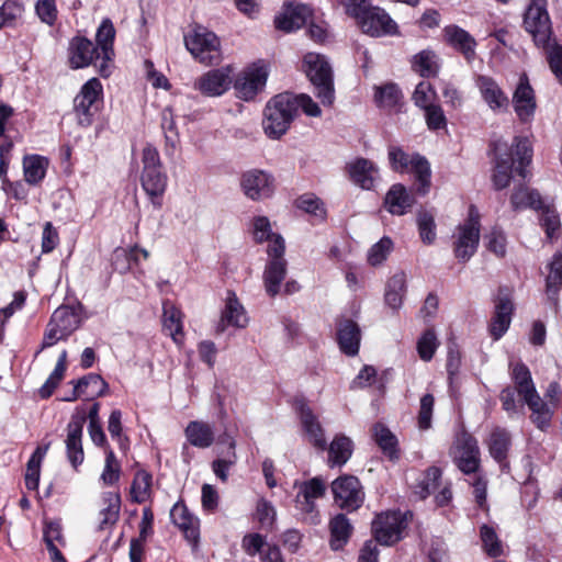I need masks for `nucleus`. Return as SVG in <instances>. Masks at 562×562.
<instances>
[{
	"label": "nucleus",
	"mask_w": 562,
	"mask_h": 562,
	"mask_svg": "<svg viewBox=\"0 0 562 562\" xmlns=\"http://www.w3.org/2000/svg\"><path fill=\"white\" fill-rule=\"evenodd\" d=\"M547 268L546 293L548 300L557 305L558 294L562 289V252L554 254Z\"/></svg>",
	"instance_id": "36"
},
{
	"label": "nucleus",
	"mask_w": 562,
	"mask_h": 562,
	"mask_svg": "<svg viewBox=\"0 0 562 562\" xmlns=\"http://www.w3.org/2000/svg\"><path fill=\"white\" fill-rule=\"evenodd\" d=\"M86 423L83 412H78L71 416L67 425V437L65 440L67 457L74 468L82 463L85 454L82 449V428Z\"/></svg>",
	"instance_id": "18"
},
{
	"label": "nucleus",
	"mask_w": 562,
	"mask_h": 562,
	"mask_svg": "<svg viewBox=\"0 0 562 562\" xmlns=\"http://www.w3.org/2000/svg\"><path fill=\"white\" fill-rule=\"evenodd\" d=\"M495 153V167L492 175L493 186L496 190L505 189L512 180L513 166L517 164V173L526 178L525 167L531 162L532 149L527 138L515 137L509 147L505 140L498 139L493 144Z\"/></svg>",
	"instance_id": "1"
},
{
	"label": "nucleus",
	"mask_w": 562,
	"mask_h": 562,
	"mask_svg": "<svg viewBox=\"0 0 562 562\" xmlns=\"http://www.w3.org/2000/svg\"><path fill=\"white\" fill-rule=\"evenodd\" d=\"M547 50V58L551 71L562 86V45L558 44L555 38L550 42V47H543Z\"/></svg>",
	"instance_id": "57"
},
{
	"label": "nucleus",
	"mask_w": 562,
	"mask_h": 562,
	"mask_svg": "<svg viewBox=\"0 0 562 562\" xmlns=\"http://www.w3.org/2000/svg\"><path fill=\"white\" fill-rule=\"evenodd\" d=\"M512 379L515 389L522 397L536 390L529 369L521 362H517L512 367Z\"/></svg>",
	"instance_id": "47"
},
{
	"label": "nucleus",
	"mask_w": 562,
	"mask_h": 562,
	"mask_svg": "<svg viewBox=\"0 0 562 562\" xmlns=\"http://www.w3.org/2000/svg\"><path fill=\"white\" fill-rule=\"evenodd\" d=\"M187 49L202 64L213 65L221 60L218 37L203 26H195L192 33L184 37Z\"/></svg>",
	"instance_id": "8"
},
{
	"label": "nucleus",
	"mask_w": 562,
	"mask_h": 562,
	"mask_svg": "<svg viewBox=\"0 0 562 562\" xmlns=\"http://www.w3.org/2000/svg\"><path fill=\"white\" fill-rule=\"evenodd\" d=\"M435 98V91L431 88V85L426 81H422L416 86V89L413 93L414 103L422 108L423 110L434 105L432 100Z\"/></svg>",
	"instance_id": "63"
},
{
	"label": "nucleus",
	"mask_w": 562,
	"mask_h": 562,
	"mask_svg": "<svg viewBox=\"0 0 562 562\" xmlns=\"http://www.w3.org/2000/svg\"><path fill=\"white\" fill-rule=\"evenodd\" d=\"M151 475L146 471H138L131 487L132 498L137 503L145 502L149 497Z\"/></svg>",
	"instance_id": "51"
},
{
	"label": "nucleus",
	"mask_w": 562,
	"mask_h": 562,
	"mask_svg": "<svg viewBox=\"0 0 562 562\" xmlns=\"http://www.w3.org/2000/svg\"><path fill=\"white\" fill-rule=\"evenodd\" d=\"M83 395L89 398L103 396L108 391V383L95 373H90L76 381Z\"/></svg>",
	"instance_id": "48"
},
{
	"label": "nucleus",
	"mask_w": 562,
	"mask_h": 562,
	"mask_svg": "<svg viewBox=\"0 0 562 562\" xmlns=\"http://www.w3.org/2000/svg\"><path fill=\"white\" fill-rule=\"evenodd\" d=\"M510 204L514 211H519L526 207L538 210L541 207L542 201L538 192L521 186L513 192L510 196Z\"/></svg>",
	"instance_id": "44"
},
{
	"label": "nucleus",
	"mask_w": 562,
	"mask_h": 562,
	"mask_svg": "<svg viewBox=\"0 0 562 562\" xmlns=\"http://www.w3.org/2000/svg\"><path fill=\"white\" fill-rule=\"evenodd\" d=\"M23 7L15 1H5L0 8V29L22 15Z\"/></svg>",
	"instance_id": "64"
},
{
	"label": "nucleus",
	"mask_w": 562,
	"mask_h": 562,
	"mask_svg": "<svg viewBox=\"0 0 562 562\" xmlns=\"http://www.w3.org/2000/svg\"><path fill=\"white\" fill-rule=\"evenodd\" d=\"M514 305L507 292L499 291L495 313L490 324V333L495 340H498L509 328Z\"/></svg>",
	"instance_id": "22"
},
{
	"label": "nucleus",
	"mask_w": 562,
	"mask_h": 562,
	"mask_svg": "<svg viewBox=\"0 0 562 562\" xmlns=\"http://www.w3.org/2000/svg\"><path fill=\"white\" fill-rule=\"evenodd\" d=\"M412 518L409 512L387 510L375 516L372 521L374 540L382 546H393L403 538Z\"/></svg>",
	"instance_id": "5"
},
{
	"label": "nucleus",
	"mask_w": 562,
	"mask_h": 562,
	"mask_svg": "<svg viewBox=\"0 0 562 562\" xmlns=\"http://www.w3.org/2000/svg\"><path fill=\"white\" fill-rule=\"evenodd\" d=\"M269 76V64L257 60L244 68L234 81L236 97L244 101H251L266 87Z\"/></svg>",
	"instance_id": "9"
},
{
	"label": "nucleus",
	"mask_w": 562,
	"mask_h": 562,
	"mask_svg": "<svg viewBox=\"0 0 562 562\" xmlns=\"http://www.w3.org/2000/svg\"><path fill=\"white\" fill-rule=\"evenodd\" d=\"M413 68L423 77H431L438 72L439 65L434 52L425 49L414 56Z\"/></svg>",
	"instance_id": "49"
},
{
	"label": "nucleus",
	"mask_w": 562,
	"mask_h": 562,
	"mask_svg": "<svg viewBox=\"0 0 562 562\" xmlns=\"http://www.w3.org/2000/svg\"><path fill=\"white\" fill-rule=\"evenodd\" d=\"M393 249V241L389 237H382L368 251V262L375 267L384 262Z\"/></svg>",
	"instance_id": "54"
},
{
	"label": "nucleus",
	"mask_w": 562,
	"mask_h": 562,
	"mask_svg": "<svg viewBox=\"0 0 562 562\" xmlns=\"http://www.w3.org/2000/svg\"><path fill=\"white\" fill-rule=\"evenodd\" d=\"M161 127L165 134L167 151L169 149L173 150L179 143V134L176 128V123L173 121L172 113L170 111H164Z\"/></svg>",
	"instance_id": "60"
},
{
	"label": "nucleus",
	"mask_w": 562,
	"mask_h": 562,
	"mask_svg": "<svg viewBox=\"0 0 562 562\" xmlns=\"http://www.w3.org/2000/svg\"><path fill=\"white\" fill-rule=\"evenodd\" d=\"M352 454V441L345 435H337L328 447V465L345 464Z\"/></svg>",
	"instance_id": "40"
},
{
	"label": "nucleus",
	"mask_w": 562,
	"mask_h": 562,
	"mask_svg": "<svg viewBox=\"0 0 562 562\" xmlns=\"http://www.w3.org/2000/svg\"><path fill=\"white\" fill-rule=\"evenodd\" d=\"M240 186L244 194L259 201L269 198L273 192V179L262 170L252 169L241 176Z\"/></svg>",
	"instance_id": "17"
},
{
	"label": "nucleus",
	"mask_w": 562,
	"mask_h": 562,
	"mask_svg": "<svg viewBox=\"0 0 562 562\" xmlns=\"http://www.w3.org/2000/svg\"><path fill=\"white\" fill-rule=\"evenodd\" d=\"M480 537L483 549L490 557L496 558L504 553V546L494 528L483 525L480 529Z\"/></svg>",
	"instance_id": "50"
},
{
	"label": "nucleus",
	"mask_w": 562,
	"mask_h": 562,
	"mask_svg": "<svg viewBox=\"0 0 562 562\" xmlns=\"http://www.w3.org/2000/svg\"><path fill=\"white\" fill-rule=\"evenodd\" d=\"M300 422L308 442L319 450L327 448L324 429L313 411L305 404L299 409Z\"/></svg>",
	"instance_id": "25"
},
{
	"label": "nucleus",
	"mask_w": 562,
	"mask_h": 562,
	"mask_svg": "<svg viewBox=\"0 0 562 562\" xmlns=\"http://www.w3.org/2000/svg\"><path fill=\"white\" fill-rule=\"evenodd\" d=\"M346 12L355 18L361 31L372 37L397 34V25L390 15L378 7L366 2H345Z\"/></svg>",
	"instance_id": "2"
},
{
	"label": "nucleus",
	"mask_w": 562,
	"mask_h": 562,
	"mask_svg": "<svg viewBox=\"0 0 562 562\" xmlns=\"http://www.w3.org/2000/svg\"><path fill=\"white\" fill-rule=\"evenodd\" d=\"M372 434L375 442L385 456L391 460L398 459L397 439L390 429L382 424H376L372 428Z\"/></svg>",
	"instance_id": "43"
},
{
	"label": "nucleus",
	"mask_w": 562,
	"mask_h": 562,
	"mask_svg": "<svg viewBox=\"0 0 562 562\" xmlns=\"http://www.w3.org/2000/svg\"><path fill=\"white\" fill-rule=\"evenodd\" d=\"M531 411V419L538 428L543 429L549 426L553 416L552 406L544 402L537 390L521 397Z\"/></svg>",
	"instance_id": "32"
},
{
	"label": "nucleus",
	"mask_w": 562,
	"mask_h": 562,
	"mask_svg": "<svg viewBox=\"0 0 562 562\" xmlns=\"http://www.w3.org/2000/svg\"><path fill=\"white\" fill-rule=\"evenodd\" d=\"M121 497L117 493H104L100 501L99 529L104 530L113 527L120 517Z\"/></svg>",
	"instance_id": "31"
},
{
	"label": "nucleus",
	"mask_w": 562,
	"mask_h": 562,
	"mask_svg": "<svg viewBox=\"0 0 562 562\" xmlns=\"http://www.w3.org/2000/svg\"><path fill=\"white\" fill-rule=\"evenodd\" d=\"M407 290V274L404 271L394 273L386 283L385 303L393 310L402 306L403 299Z\"/></svg>",
	"instance_id": "37"
},
{
	"label": "nucleus",
	"mask_w": 562,
	"mask_h": 562,
	"mask_svg": "<svg viewBox=\"0 0 562 562\" xmlns=\"http://www.w3.org/2000/svg\"><path fill=\"white\" fill-rule=\"evenodd\" d=\"M516 390L513 387H504L499 393L502 408L507 413L509 418H514L522 412V405L516 400Z\"/></svg>",
	"instance_id": "59"
},
{
	"label": "nucleus",
	"mask_w": 562,
	"mask_h": 562,
	"mask_svg": "<svg viewBox=\"0 0 562 562\" xmlns=\"http://www.w3.org/2000/svg\"><path fill=\"white\" fill-rule=\"evenodd\" d=\"M441 477L440 469L436 467L429 468L423 477V480L416 486L415 493L422 498H426L430 495L439 485V480Z\"/></svg>",
	"instance_id": "53"
},
{
	"label": "nucleus",
	"mask_w": 562,
	"mask_h": 562,
	"mask_svg": "<svg viewBox=\"0 0 562 562\" xmlns=\"http://www.w3.org/2000/svg\"><path fill=\"white\" fill-rule=\"evenodd\" d=\"M514 111L521 123L532 121L537 110V99L528 76L522 74L519 77L517 87L514 90L512 99Z\"/></svg>",
	"instance_id": "15"
},
{
	"label": "nucleus",
	"mask_w": 562,
	"mask_h": 562,
	"mask_svg": "<svg viewBox=\"0 0 562 562\" xmlns=\"http://www.w3.org/2000/svg\"><path fill=\"white\" fill-rule=\"evenodd\" d=\"M102 95V85L97 78L88 80L74 100L75 111L80 125L91 124L94 103Z\"/></svg>",
	"instance_id": "16"
},
{
	"label": "nucleus",
	"mask_w": 562,
	"mask_h": 562,
	"mask_svg": "<svg viewBox=\"0 0 562 562\" xmlns=\"http://www.w3.org/2000/svg\"><path fill=\"white\" fill-rule=\"evenodd\" d=\"M389 159L393 170L404 172L411 168L419 183L418 191L425 194L430 186V167L428 161L419 156L409 157L402 148L392 146L389 149Z\"/></svg>",
	"instance_id": "11"
},
{
	"label": "nucleus",
	"mask_w": 562,
	"mask_h": 562,
	"mask_svg": "<svg viewBox=\"0 0 562 562\" xmlns=\"http://www.w3.org/2000/svg\"><path fill=\"white\" fill-rule=\"evenodd\" d=\"M296 205L299 209L305 211L306 213L313 214L319 220H324L326 216V211L323 206V203L314 194H303L296 200Z\"/></svg>",
	"instance_id": "58"
},
{
	"label": "nucleus",
	"mask_w": 562,
	"mask_h": 562,
	"mask_svg": "<svg viewBox=\"0 0 562 562\" xmlns=\"http://www.w3.org/2000/svg\"><path fill=\"white\" fill-rule=\"evenodd\" d=\"M350 180L363 190H371L379 178L376 166L366 158H357L350 161L347 167Z\"/></svg>",
	"instance_id": "23"
},
{
	"label": "nucleus",
	"mask_w": 562,
	"mask_h": 562,
	"mask_svg": "<svg viewBox=\"0 0 562 562\" xmlns=\"http://www.w3.org/2000/svg\"><path fill=\"white\" fill-rule=\"evenodd\" d=\"M325 491V484L319 477H313L301 483L295 498L297 508L304 513H313L315 509V499L322 497Z\"/></svg>",
	"instance_id": "29"
},
{
	"label": "nucleus",
	"mask_w": 562,
	"mask_h": 562,
	"mask_svg": "<svg viewBox=\"0 0 562 562\" xmlns=\"http://www.w3.org/2000/svg\"><path fill=\"white\" fill-rule=\"evenodd\" d=\"M162 329L172 340L180 345L183 339L182 313L173 304L165 302L162 305Z\"/></svg>",
	"instance_id": "35"
},
{
	"label": "nucleus",
	"mask_w": 562,
	"mask_h": 562,
	"mask_svg": "<svg viewBox=\"0 0 562 562\" xmlns=\"http://www.w3.org/2000/svg\"><path fill=\"white\" fill-rule=\"evenodd\" d=\"M480 241V214L475 206L469 209L468 220L456 228L453 254L467 262L476 251Z\"/></svg>",
	"instance_id": "7"
},
{
	"label": "nucleus",
	"mask_w": 562,
	"mask_h": 562,
	"mask_svg": "<svg viewBox=\"0 0 562 562\" xmlns=\"http://www.w3.org/2000/svg\"><path fill=\"white\" fill-rule=\"evenodd\" d=\"M475 87L481 99L495 114L506 113L509 109V98L498 82L491 76L475 77Z\"/></svg>",
	"instance_id": "14"
},
{
	"label": "nucleus",
	"mask_w": 562,
	"mask_h": 562,
	"mask_svg": "<svg viewBox=\"0 0 562 562\" xmlns=\"http://www.w3.org/2000/svg\"><path fill=\"white\" fill-rule=\"evenodd\" d=\"M297 114V104L292 93H280L266 105L263 130L270 138L281 137Z\"/></svg>",
	"instance_id": "3"
},
{
	"label": "nucleus",
	"mask_w": 562,
	"mask_h": 562,
	"mask_svg": "<svg viewBox=\"0 0 562 562\" xmlns=\"http://www.w3.org/2000/svg\"><path fill=\"white\" fill-rule=\"evenodd\" d=\"M438 348V340L432 329L426 330L417 342V351L424 361H429Z\"/></svg>",
	"instance_id": "56"
},
{
	"label": "nucleus",
	"mask_w": 562,
	"mask_h": 562,
	"mask_svg": "<svg viewBox=\"0 0 562 562\" xmlns=\"http://www.w3.org/2000/svg\"><path fill=\"white\" fill-rule=\"evenodd\" d=\"M305 72L316 89V97L325 106L335 100L331 67L324 56L308 53L304 56Z\"/></svg>",
	"instance_id": "4"
},
{
	"label": "nucleus",
	"mask_w": 562,
	"mask_h": 562,
	"mask_svg": "<svg viewBox=\"0 0 562 562\" xmlns=\"http://www.w3.org/2000/svg\"><path fill=\"white\" fill-rule=\"evenodd\" d=\"M337 339L340 350L347 356H356L359 351L361 331L358 324L344 318L338 323Z\"/></svg>",
	"instance_id": "27"
},
{
	"label": "nucleus",
	"mask_w": 562,
	"mask_h": 562,
	"mask_svg": "<svg viewBox=\"0 0 562 562\" xmlns=\"http://www.w3.org/2000/svg\"><path fill=\"white\" fill-rule=\"evenodd\" d=\"M329 528L331 549H341L347 543L352 531L350 521L345 515L338 514L330 520Z\"/></svg>",
	"instance_id": "41"
},
{
	"label": "nucleus",
	"mask_w": 562,
	"mask_h": 562,
	"mask_svg": "<svg viewBox=\"0 0 562 562\" xmlns=\"http://www.w3.org/2000/svg\"><path fill=\"white\" fill-rule=\"evenodd\" d=\"M524 25L538 47H550V42L554 38L547 0H530L524 16Z\"/></svg>",
	"instance_id": "6"
},
{
	"label": "nucleus",
	"mask_w": 562,
	"mask_h": 562,
	"mask_svg": "<svg viewBox=\"0 0 562 562\" xmlns=\"http://www.w3.org/2000/svg\"><path fill=\"white\" fill-rule=\"evenodd\" d=\"M248 322L249 319L244 306L239 303L235 293L228 292L225 308L217 324L216 331L221 334L227 326L244 328L247 326Z\"/></svg>",
	"instance_id": "24"
},
{
	"label": "nucleus",
	"mask_w": 562,
	"mask_h": 562,
	"mask_svg": "<svg viewBox=\"0 0 562 562\" xmlns=\"http://www.w3.org/2000/svg\"><path fill=\"white\" fill-rule=\"evenodd\" d=\"M539 210L542 211L540 216L541 226L544 228L547 236L552 239L561 225L559 215L554 210L543 204Z\"/></svg>",
	"instance_id": "61"
},
{
	"label": "nucleus",
	"mask_w": 562,
	"mask_h": 562,
	"mask_svg": "<svg viewBox=\"0 0 562 562\" xmlns=\"http://www.w3.org/2000/svg\"><path fill=\"white\" fill-rule=\"evenodd\" d=\"M187 440L194 447L205 449L214 442L213 427L203 422L193 420L184 430Z\"/></svg>",
	"instance_id": "38"
},
{
	"label": "nucleus",
	"mask_w": 562,
	"mask_h": 562,
	"mask_svg": "<svg viewBox=\"0 0 562 562\" xmlns=\"http://www.w3.org/2000/svg\"><path fill=\"white\" fill-rule=\"evenodd\" d=\"M115 36V30L110 20H104L97 32V44L98 49L102 55V61L98 65L101 76H109L108 63L111 60L113 55V41Z\"/></svg>",
	"instance_id": "30"
},
{
	"label": "nucleus",
	"mask_w": 562,
	"mask_h": 562,
	"mask_svg": "<svg viewBox=\"0 0 562 562\" xmlns=\"http://www.w3.org/2000/svg\"><path fill=\"white\" fill-rule=\"evenodd\" d=\"M47 166V159L42 156L25 157L23 160L25 181L30 184L38 183L45 177Z\"/></svg>",
	"instance_id": "45"
},
{
	"label": "nucleus",
	"mask_w": 562,
	"mask_h": 562,
	"mask_svg": "<svg viewBox=\"0 0 562 562\" xmlns=\"http://www.w3.org/2000/svg\"><path fill=\"white\" fill-rule=\"evenodd\" d=\"M417 226L423 243L430 245L436 240V223L431 213L420 211L417 215Z\"/></svg>",
	"instance_id": "52"
},
{
	"label": "nucleus",
	"mask_w": 562,
	"mask_h": 562,
	"mask_svg": "<svg viewBox=\"0 0 562 562\" xmlns=\"http://www.w3.org/2000/svg\"><path fill=\"white\" fill-rule=\"evenodd\" d=\"M446 42L461 53L468 61L475 58L476 41L465 30L458 25H448L443 29Z\"/></svg>",
	"instance_id": "26"
},
{
	"label": "nucleus",
	"mask_w": 562,
	"mask_h": 562,
	"mask_svg": "<svg viewBox=\"0 0 562 562\" xmlns=\"http://www.w3.org/2000/svg\"><path fill=\"white\" fill-rule=\"evenodd\" d=\"M286 274L285 259L269 260L265 272L263 283L268 295L276 296Z\"/></svg>",
	"instance_id": "34"
},
{
	"label": "nucleus",
	"mask_w": 562,
	"mask_h": 562,
	"mask_svg": "<svg viewBox=\"0 0 562 562\" xmlns=\"http://www.w3.org/2000/svg\"><path fill=\"white\" fill-rule=\"evenodd\" d=\"M311 15L312 10L307 5L285 2L282 12L276 16L274 24L278 30L292 32L302 27Z\"/></svg>",
	"instance_id": "20"
},
{
	"label": "nucleus",
	"mask_w": 562,
	"mask_h": 562,
	"mask_svg": "<svg viewBox=\"0 0 562 562\" xmlns=\"http://www.w3.org/2000/svg\"><path fill=\"white\" fill-rule=\"evenodd\" d=\"M336 504L347 510H356L364 499L361 484L356 476L345 475L331 483Z\"/></svg>",
	"instance_id": "13"
},
{
	"label": "nucleus",
	"mask_w": 562,
	"mask_h": 562,
	"mask_svg": "<svg viewBox=\"0 0 562 562\" xmlns=\"http://www.w3.org/2000/svg\"><path fill=\"white\" fill-rule=\"evenodd\" d=\"M142 186L151 198L160 196L167 186V177L161 171V161L156 147L147 145L143 149Z\"/></svg>",
	"instance_id": "10"
},
{
	"label": "nucleus",
	"mask_w": 562,
	"mask_h": 562,
	"mask_svg": "<svg viewBox=\"0 0 562 562\" xmlns=\"http://www.w3.org/2000/svg\"><path fill=\"white\" fill-rule=\"evenodd\" d=\"M375 101L380 106L392 108L401 99V91L394 83H386L375 88Z\"/></svg>",
	"instance_id": "55"
},
{
	"label": "nucleus",
	"mask_w": 562,
	"mask_h": 562,
	"mask_svg": "<svg viewBox=\"0 0 562 562\" xmlns=\"http://www.w3.org/2000/svg\"><path fill=\"white\" fill-rule=\"evenodd\" d=\"M49 322L67 337L75 331L80 324L77 313L68 306L58 307L53 313Z\"/></svg>",
	"instance_id": "42"
},
{
	"label": "nucleus",
	"mask_w": 562,
	"mask_h": 562,
	"mask_svg": "<svg viewBox=\"0 0 562 562\" xmlns=\"http://www.w3.org/2000/svg\"><path fill=\"white\" fill-rule=\"evenodd\" d=\"M486 442L494 460L499 463L506 460L512 443L510 434L507 429L493 428Z\"/></svg>",
	"instance_id": "39"
},
{
	"label": "nucleus",
	"mask_w": 562,
	"mask_h": 562,
	"mask_svg": "<svg viewBox=\"0 0 562 562\" xmlns=\"http://www.w3.org/2000/svg\"><path fill=\"white\" fill-rule=\"evenodd\" d=\"M98 60L102 61V55L91 41L79 36L71 40L69 65L72 69L87 67Z\"/></svg>",
	"instance_id": "21"
},
{
	"label": "nucleus",
	"mask_w": 562,
	"mask_h": 562,
	"mask_svg": "<svg viewBox=\"0 0 562 562\" xmlns=\"http://www.w3.org/2000/svg\"><path fill=\"white\" fill-rule=\"evenodd\" d=\"M66 362H67V351L63 350L58 357V361L54 371L50 373L46 382L42 385L38 391V394L42 398H48L55 389L58 386L60 381L63 380L66 372Z\"/></svg>",
	"instance_id": "46"
},
{
	"label": "nucleus",
	"mask_w": 562,
	"mask_h": 562,
	"mask_svg": "<svg viewBox=\"0 0 562 562\" xmlns=\"http://www.w3.org/2000/svg\"><path fill=\"white\" fill-rule=\"evenodd\" d=\"M36 14L40 20L52 26L57 20L56 0H37L35 5Z\"/></svg>",
	"instance_id": "62"
},
{
	"label": "nucleus",
	"mask_w": 562,
	"mask_h": 562,
	"mask_svg": "<svg viewBox=\"0 0 562 562\" xmlns=\"http://www.w3.org/2000/svg\"><path fill=\"white\" fill-rule=\"evenodd\" d=\"M170 518L190 542H198L199 519L189 512L183 503H177L173 505L170 510Z\"/></svg>",
	"instance_id": "28"
},
{
	"label": "nucleus",
	"mask_w": 562,
	"mask_h": 562,
	"mask_svg": "<svg viewBox=\"0 0 562 562\" xmlns=\"http://www.w3.org/2000/svg\"><path fill=\"white\" fill-rule=\"evenodd\" d=\"M231 74L229 67L210 70L195 80L194 88L207 97L221 95L232 83Z\"/></svg>",
	"instance_id": "19"
},
{
	"label": "nucleus",
	"mask_w": 562,
	"mask_h": 562,
	"mask_svg": "<svg viewBox=\"0 0 562 562\" xmlns=\"http://www.w3.org/2000/svg\"><path fill=\"white\" fill-rule=\"evenodd\" d=\"M451 456L459 470L465 474L476 472L480 467L477 440L468 432H462L457 437L451 448Z\"/></svg>",
	"instance_id": "12"
},
{
	"label": "nucleus",
	"mask_w": 562,
	"mask_h": 562,
	"mask_svg": "<svg viewBox=\"0 0 562 562\" xmlns=\"http://www.w3.org/2000/svg\"><path fill=\"white\" fill-rule=\"evenodd\" d=\"M413 204V195L400 183L392 186L384 199L386 210L393 215L405 214Z\"/></svg>",
	"instance_id": "33"
}]
</instances>
